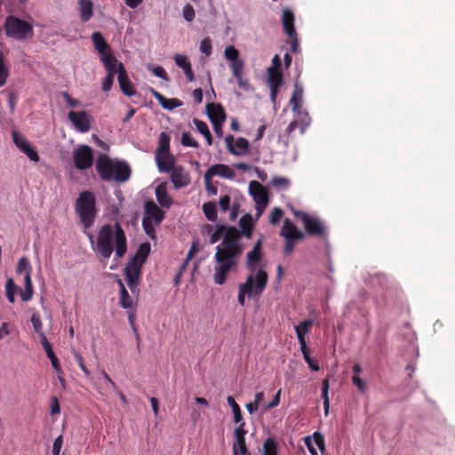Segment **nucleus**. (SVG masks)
Segmentation results:
<instances>
[{
    "mask_svg": "<svg viewBox=\"0 0 455 455\" xmlns=\"http://www.w3.org/2000/svg\"><path fill=\"white\" fill-rule=\"evenodd\" d=\"M92 248L101 262L108 259L115 251L117 259L123 258L127 251V238L119 222L115 225H102L94 237L87 234Z\"/></svg>",
    "mask_w": 455,
    "mask_h": 455,
    "instance_id": "obj_1",
    "label": "nucleus"
},
{
    "mask_svg": "<svg viewBox=\"0 0 455 455\" xmlns=\"http://www.w3.org/2000/svg\"><path fill=\"white\" fill-rule=\"evenodd\" d=\"M96 171L103 181L115 180L124 183L131 177V168L124 161H113L107 155H100L96 160Z\"/></svg>",
    "mask_w": 455,
    "mask_h": 455,
    "instance_id": "obj_2",
    "label": "nucleus"
},
{
    "mask_svg": "<svg viewBox=\"0 0 455 455\" xmlns=\"http://www.w3.org/2000/svg\"><path fill=\"white\" fill-rule=\"evenodd\" d=\"M75 211L84 229L90 228L97 217L96 196L91 191H83L75 203Z\"/></svg>",
    "mask_w": 455,
    "mask_h": 455,
    "instance_id": "obj_3",
    "label": "nucleus"
},
{
    "mask_svg": "<svg viewBox=\"0 0 455 455\" xmlns=\"http://www.w3.org/2000/svg\"><path fill=\"white\" fill-rule=\"evenodd\" d=\"M268 282V275L263 269H259L255 275H249L245 283L239 285L237 300L241 306L245 305V296H259L264 291Z\"/></svg>",
    "mask_w": 455,
    "mask_h": 455,
    "instance_id": "obj_4",
    "label": "nucleus"
},
{
    "mask_svg": "<svg viewBox=\"0 0 455 455\" xmlns=\"http://www.w3.org/2000/svg\"><path fill=\"white\" fill-rule=\"evenodd\" d=\"M242 236L238 228L227 226L222 242L216 247V252L240 258L243 252V245L241 243Z\"/></svg>",
    "mask_w": 455,
    "mask_h": 455,
    "instance_id": "obj_5",
    "label": "nucleus"
},
{
    "mask_svg": "<svg viewBox=\"0 0 455 455\" xmlns=\"http://www.w3.org/2000/svg\"><path fill=\"white\" fill-rule=\"evenodd\" d=\"M145 216L142 220V227L148 236L155 240L156 237L155 226H158L164 219V212L152 201H147L144 205Z\"/></svg>",
    "mask_w": 455,
    "mask_h": 455,
    "instance_id": "obj_6",
    "label": "nucleus"
},
{
    "mask_svg": "<svg viewBox=\"0 0 455 455\" xmlns=\"http://www.w3.org/2000/svg\"><path fill=\"white\" fill-rule=\"evenodd\" d=\"M4 30L7 36L19 41L34 36L33 25L13 15H10L5 19Z\"/></svg>",
    "mask_w": 455,
    "mask_h": 455,
    "instance_id": "obj_7",
    "label": "nucleus"
},
{
    "mask_svg": "<svg viewBox=\"0 0 455 455\" xmlns=\"http://www.w3.org/2000/svg\"><path fill=\"white\" fill-rule=\"evenodd\" d=\"M239 259L215 252L214 260L216 264L213 275L215 283L222 285L227 282L228 274L237 267Z\"/></svg>",
    "mask_w": 455,
    "mask_h": 455,
    "instance_id": "obj_8",
    "label": "nucleus"
},
{
    "mask_svg": "<svg viewBox=\"0 0 455 455\" xmlns=\"http://www.w3.org/2000/svg\"><path fill=\"white\" fill-rule=\"evenodd\" d=\"M292 212L297 219H299L302 221L305 229L309 235L321 238H325L327 236L326 228L318 218L312 217L302 211L293 210Z\"/></svg>",
    "mask_w": 455,
    "mask_h": 455,
    "instance_id": "obj_9",
    "label": "nucleus"
},
{
    "mask_svg": "<svg viewBox=\"0 0 455 455\" xmlns=\"http://www.w3.org/2000/svg\"><path fill=\"white\" fill-rule=\"evenodd\" d=\"M281 235L285 239L284 253L286 255H290L293 251L297 241H300L305 238V234L299 230L289 219H285L283 221Z\"/></svg>",
    "mask_w": 455,
    "mask_h": 455,
    "instance_id": "obj_10",
    "label": "nucleus"
},
{
    "mask_svg": "<svg viewBox=\"0 0 455 455\" xmlns=\"http://www.w3.org/2000/svg\"><path fill=\"white\" fill-rule=\"evenodd\" d=\"M74 165L77 170L89 169L93 164V151L87 145H80L73 152Z\"/></svg>",
    "mask_w": 455,
    "mask_h": 455,
    "instance_id": "obj_11",
    "label": "nucleus"
},
{
    "mask_svg": "<svg viewBox=\"0 0 455 455\" xmlns=\"http://www.w3.org/2000/svg\"><path fill=\"white\" fill-rule=\"evenodd\" d=\"M250 194L257 204V217H259L268 204L267 189L259 181L252 180L249 184Z\"/></svg>",
    "mask_w": 455,
    "mask_h": 455,
    "instance_id": "obj_12",
    "label": "nucleus"
},
{
    "mask_svg": "<svg viewBox=\"0 0 455 455\" xmlns=\"http://www.w3.org/2000/svg\"><path fill=\"white\" fill-rule=\"evenodd\" d=\"M141 265L131 260L124 269L127 284L133 294L139 291L138 286L141 275Z\"/></svg>",
    "mask_w": 455,
    "mask_h": 455,
    "instance_id": "obj_13",
    "label": "nucleus"
},
{
    "mask_svg": "<svg viewBox=\"0 0 455 455\" xmlns=\"http://www.w3.org/2000/svg\"><path fill=\"white\" fill-rule=\"evenodd\" d=\"M68 119L74 125L76 131L80 132H87L91 129L92 116L85 111H70L68 113Z\"/></svg>",
    "mask_w": 455,
    "mask_h": 455,
    "instance_id": "obj_14",
    "label": "nucleus"
},
{
    "mask_svg": "<svg viewBox=\"0 0 455 455\" xmlns=\"http://www.w3.org/2000/svg\"><path fill=\"white\" fill-rule=\"evenodd\" d=\"M247 431L242 426H237L234 430L235 441L232 445L234 455H251L248 451L245 435Z\"/></svg>",
    "mask_w": 455,
    "mask_h": 455,
    "instance_id": "obj_15",
    "label": "nucleus"
},
{
    "mask_svg": "<svg viewBox=\"0 0 455 455\" xmlns=\"http://www.w3.org/2000/svg\"><path fill=\"white\" fill-rule=\"evenodd\" d=\"M13 142L21 152H23L31 161L38 162L39 156L37 152L31 147L27 140L18 133L17 132H12Z\"/></svg>",
    "mask_w": 455,
    "mask_h": 455,
    "instance_id": "obj_16",
    "label": "nucleus"
},
{
    "mask_svg": "<svg viewBox=\"0 0 455 455\" xmlns=\"http://www.w3.org/2000/svg\"><path fill=\"white\" fill-rule=\"evenodd\" d=\"M214 176L233 180L235 176V172L228 166L223 164H216L212 165L204 173V180H212Z\"/></svg>",
    "mask_w": 455,
    "mask_h": 455,
    "instance_id": "obj_17",
    "label": "nucleus"
},
{
    "mask_svg": "<svg viewBox=\"0 0 455 455\" xmlns=\"http://www.w3.org/2000/svg\"><path fill=\"white\" fill-rule=\"evenodd\" d=\"M262 239H259L252 250L247 253L246 267L250 271H254L262 260Z\"/></svg>",
    "mask_w": 455,
    "mask_h": 455,
    "instance_id": "obj_18",
    "label": "nucleus"
},
{
    "mask_svg": "<svg viewBox=\"0 0 455 455\" xmlns=\"http://www.w3.org/2000/svg\"><path fill=\"white\" fill-rule=\"evenodd\" d=\"M120 90L122 92L129 97L135 95L136 91L133 87V84L131 83L127 72L124 68L123 63H119L118 65V77H117Z\"/></svg>",
    "mask_w": 455,
    "mask_h": 455,
    "instance_id": "obj_19",
    "label": "nucleus"
},
{
    "mask_svg": "<svg viewBox=\"0 0 455 455\" xmlns=\"http://www.w3.org/2000/svg\"><path fill=\"white\" fill-rule=\"evenodd\" d=\"M267 84L270 87L271 100H275L278 90L283 84V73L281 70L267 71Z\"/></svg>",
    "mask_w": 455,
    "mask_h": 455,
    "instance_id": "obj_20",
    "label": "nucleus"
},
{
    "mask_svg": "<svg viewBox=\"0 0 455 455\" xmlns=\"http://www.w3.org/2000/svg\"><path fill=\"white\" fill-rule=\"evenodd\" d=\"M171 180L175 188L186 187L189 183V177L181 166H176L171 171Z\"/></svg>",
    "mask_w": 455,
    "mask_h": 455,
    "instance_id": "obj_21",
    "label": "nucleus"
},
{
    "mask_svg": "<svg viewBox=\"0 0 455 455\" xmlns=\"http://www.w3.org/2000/svg\"><path fill=\"white\" fill-rule=\"evenodd\" d=\"M150 92L152 95L155 97V99L159 102V104L167 110H172L178 107L182 106L183 102L180 100L179 99H167L164 95H162L160 92L156 91L155 89L151 88Z\"/></svg>",
    "mask_w": 455,
    "mask_h": 455,
    "instance_id": "obj_22",
    "label": "nucleus"
},
{
    "mask_svg": "<svg viewBox=\"0 0 455 455\" xmlns=\"http://www.w3.org/2000/svg\"><path fill=\"white\" fill-rule=\"evenodd\" d=\"M313 324V320L307 319L301 322L299 325L295 326V331L300 347H304L305 348L307 347L306 335L310 332Z\"/></svg>",
    "mask_w": 455,
    "mask_h": 455,
    "instance_id": "obj_23",
    "label": "nucleus"
},
{
    "mask_svg": "<svg viewBox=\"0 0 455 455\" xmlns=\"http://www.w3.org/2000/svg\"><path fill=\"white\" fill-rule=\"evenodd\" d=\"M156 197L158 202V204L164 207L169 209L172 204V199L168 195L167 192V184L165 182L160 183L156 188Z\"/></svg>",
    "mask_w": 455,
    "mask_h": 455,
    "instance_id": "obj_24",
    "label": "nucleus"
},
{
    "mask_svg": "<svg viewBox=\"0 0 455 455\" xmlns=\"http://www.w3.org/2000/svg\"><path fill=\"white\" fill-rule=\"evenodd\" d=\"M206 108L212 123H213V121H226V112L220 104L209 103L207 104Z\"/></svg>",
    "mask_w": 455,
    "mask_h": 455,
    "instance_id": "obj_25",
    "label": "nucleus"
},
{
    "mask_svg": "<svg viewBox=\"0 0 455 455\" xmlns=\"http://www.w3.org/2000/svg\"><path fill=\"white\" fill-rule=\"evenodd\" d=\"M282 22L285 33L290 38H293L296 36V30L294 28V15L289 9H284L282 16Z\"/></svg>",
    "mask_w": 455,
    "mask_h": 455,
    "instance_id": "obj_26",
    "label": "nucleus"
},
{
    "mask_svg": "<svg viewBox=\"0 0 455 455\" xmlns=\"http://www.w3.org/2000/svg\"><path fill=\"white\" fill-rule=\"evenodd\" d=\"M101 60L107 71V76L115 77L116 74L118 75L119 63L112 53L108 52V54H103Z\"/></svg>",
    "mask_w": 455,
    "mask_h": 455,
    "instance_id": "obj_27",
    "label": "nucleus"
},
{
    "mask_svg": "<svg viewBox=\"0 0 455 455\" xmlns=\"http://www.w3.org/2000/svg\"><path fill=\"white\" fill-rule=\"evenodd\" d=\"M174 61L176 65L184 71V74L188 81L192 82L195 80V76L191 68V63L188 60L187 56L182 54H176L174 56Z\"/></svg>",
    "mask_w": 455,
    "mask_h": 455,
    "instance_id": "obj_28",
    "label": "nucleus"
},
{
    "mask_svg": "<svg viewBox=\"0 0 455 455\" xmlns=\"http://www.w3.org/2000/svg\"><path fill=\"white\" fill-rule=\"evenodd\" d=\"M303 92V86L298 81H296L294 84V90L290 100L292 106V110L295 112L300 111L302 107Z\"/></svg>",
    "mask_w": 455,
    "mask_h": 455,
    "instance_id": "obj_29",
    "label": "nucleus"
},
{
    "mask_svg": "<svg viewBox=\"0 0 455 455\" xmlns=\"http://www.w3.org/2000/svg\"><path fill=\"white\" fill-rule=\"evenodd\" d=\"M156 161L160 172H170L176 167L174 166V158L170 153H167V156L156 155Z\"/></svg>",
    "mask_w": 455,
    "mask_h": 455,
    "instance_id": "obj_30",
    "label": "nucleus"
},
{
    "mask_svg": "<svg viewBox=\"0 0 455 455\" xmlns=\"http://www.w3.org/2000/svg\"><path fill=\"white\" fill-rule=\"evenodd\" d=\"M240 226V234L246 237L247 239H251L252 236V230H253V220L250 213L245 214L243 216L239 221Z\"/></svg>",
    "mask_w": 455,
    "mask_h": 455,
    "instance_id": "obj_31",
    "label": "nucleus"
},
{
    "mask_svg": "<svg viewBox=\"0 0 455 455\" xmlns=\"http://www.w3.org/2000/svg\"><path fill=\"white\" fill-rule=\"evenodd\" d=\"M80 19L83 22L89 21L93 16V4L91 0H78Z\"/></svg>",
    "mask_w": 455,
    "mask_h": 455,
    "instance_id": "obj_32",
    "label": "nucleus"
},
{
    "mask_svg": "<svg viewBox=\"0 0 455 455\" xmlns=\"http://www.w3.org/2000/svg\"><path fill=\"white\" fill-rule=\"evenodd\" d=\"M41 344H42V346H43V347H44L47 356L51 360L52 368L57 372H61L60 366V363H59V360H58L56 355L54 354V352L52 350V345L50 344V342L48 341L46 337H44L43 340H41Z\"/></svg>",
    "mask_w": 455,
    "mask_h": 455,
    "instance_id": "obj_33",
    "label": "nucleus"
},
{
    "mask_svg": "<svg viewBox=\"0 0 455 455\" xmlns=\"http://www.w3.org/2000/svg\"><path fill=\"white\" fill-rule=\"evenodd\" d=\"M228 404L231 407L232 412L234 415V422L238 424V426L245 427V422L243 418L242 411L240 409L239 404L235 402L233 396H228L227 398Z\"/></svg>",
    "mask_w": 455,
    "mask_h": 455,
    "instance_id": "obj_34",
    "label": "nucleus"
},
{
    "mask_svg": "<svg viewBox=\"0 0 455 455\" xmlns=\"http://www.w3.org/2000/svg\"><path fill=\"white\" fill-rule=\"evenodd\" d=\"M150 244L148 243H143L140 245L138 248L135 255L132 259V261L143 266L145 263L147 258L148 257L150 253Z\"/></svg>",
    "mask_w": 455,
    "mask_h": 455,
    "instance_id": "obj_35",
    "label": "nucleus"
},
{
    "mask_svg": "<svg viewBox=\"0 0 455 455\" xmlns=\"http://www.w3.org/2000/svg\"><path fill=\"white\" fill-rule=\"evenodd\" d=\"M118 284L120 286V306L125 309H132L134 307L133 299L129 295L121 280H118Z\"/></svg>",
    "mask_w": 455,
    "mask_h": 455,
    "instance_id": "obj_36",
    "label": "nucleus"
},
{
    "mask_svg": "<svg viewBox=\"0 0 455 455\" xmlns=\"http://www.w3.org/2000/svg\"><path fill=\"white\" fill-rule=\"evenodd\" d=\"M92 40L93 42L95 49L101 54V56H103V54H108L107 51L109 50V45L102 36L101 33H92Z\"/></svg>",
    "mask_w": 455,
    "mask_h": 455,
    "instance_id": "obj_37",
    "label": "nucleus"
},
{
    "mask_svg": "<svg viewBox=\"0 0 455 455\" xmlns=\"http://www.w3.org/2000/svg\"><path fill=\"white\" fill-rule=\"evenodd\" d=\"M34 293L31 275L29 273L24 275V291H20V297L23 301H28L32 299Z\"/></svg>",
    "mask_w": 455,
    "mask_h": 455,
    "instance_id": "obj_38",
    "label": "nucleus"
},
{
    "mask_svg": "<svg viewBox=\"0 0 455 455\" xmlns=\"http://www.w3.org/2000/svg\"><path fill=\"white\" fill-rule=\"evenodd\" d=\"M194 124L197 131L205 138L207 144L211 146L212 144V136L210 132L207 124L196 118L194 119Z\"/></svg>",
    "mask_w": 455,
    "mask_h": 455,
    "instance_id": "obj_39",
    "label": "nucleus"
},
{
    "mask_svg": "<svg viewBox=\"0 0 455 455\" xmlns=\"http://www.w3.org/2000/svg\"><path fill=\"white\" fill-rule=\"evenodd\" d=\"M170 153V137L166 132H162L159 137V146L156 155H165Z\"/></svg>",
    "mask_w": 455,
    "mask_h": 455,
    "instance_id": "obj_40",
    "label": "nucleus"
},
{
    "mask_svg": "<svg viewBox=\"0 0 455 455\" xmlns=\"http://www.w3.org/2000/svg\"><path fill=\"white\" fill-rule=\"evenodd\" d=\"M203 212L210 221H214L217 219V207L214 202H207L203 204Z\"/></svg>",
    "mask_w": 455,
    "mask_h": 455,
    "instance_id": "obj_41",
    "label": "nucleus"
},
{
    "mask_svg": "<svg viewBox=\"0 0 455 455\" xmlns=\"http://www.w3.org/2000/svg\"><path fill=\"white\" fill-rule=\"evenodd\" d=\"M300 350L302 352L304 360L308 364V367L311 369V371H318L320 370L318 363L316 360L311 357L309 348L307 347V346L305 348L304 347H300Z\"/></svg>",
    "mask_w": 455,
    "mask_h": 455,
    "instance_id": "obj_42",
    "label": "nucleus"
},
{
    "mask_svg": "<svg viewBox=\"0 0 455 455\" xmlns=\"http://www.w3.org/2000/svg\"><path fill=\"white\" fill-rule=\"evenodd\" d=\"M262 455H277V443L274 438L268 437L264 442Z\"/></svg>",
    "mask_w": 455,
    "mask_h": 455,
    "instance_id": "obj_43",
    "label": "nucleus"
},
{
    "mask_svg": "<svg viewBox=\"0 0 455 455\" xmlns=\"http://www.w3.org/2000/svg\"><path fill=\"white\" fill-rule=\"evenodd\" d=\"M31 323L35 331L38 334L41 340H43L44 337H46L43 331V323L41 321L40 315L38 313H33L31 316Z\"/></svg>",
    "mask_w": 455,
    "mask_h": 455,
    "instance_id": "obj_44",
    "label": "nucleus"
},
{
    "mask_svg": "<svg viewBox=\"0 0 455 455\" xmlns=\"http://www.w3.org/2000/svg\"><path fill=\"white\" fill-rule=\"evenodd\" d=\"M18 287L14 283L13 280L12 278H9L5 284V292L7 299L10 303L13 304L15 302V293Z\"/></svg>",
    "mask_w": 455,
    "mask_h": 455,
    "instance_id": "obj_45",
    "label": "nucleus"
},
{
    "mask_svg": "<svg viewBox=\"0 0 455 455\" xmlns=\"http://www.w3.org/2000/svg\"><path fill=\"white\" fill-rule=\"evenodd\" d=\"M328 391H329V379H325L322 382V399L323 401V408H324L325 415L328 414L329 406H330Z\"/></svg>",
    "mask_w": 455,
    "mask_h": 455,
    "instance_id": "obj_46",
    "label": "nucleus"
},
{
    "mask_svg": "<svg viewBox=\"0 0 455 455\" xmlns=\"http://www.w3.org/2000/svg\"><path fill=\"white\" fill-rule=\"evenodd\" d=\"M227 229V225H217L216 230L211 235L210 243L214 244L220 240L223 239L225 231Z\"/></svg>",
    "mask_w": 455,
    "mask_h": 455,
    "instance_id": "obj_47",
    "label": "nucleus"
},
{
    "mask_svg": "<svg viewBox=\"0 0 455 455\" xmlns=\"http://www.w3.org/2000/svg\"><path fill=\"white\" fill-rule=\"evenodd\" d=\"M181 144L184 147H191V148H197L199 147L198 142L196 140H194V138L188 132H184L182 133Z\"/></svg>",
    "mask_w": 455,
    "mask_h": 455,
    "instance_id": "obj_48",
    "label": "nucleus"
},
{
    "mask_svg": "<svg viewBox=\"0 0 455 455\" xmlns=\"http://www.w3.org/2000/svg\"><path fill=\"white\" fill-rule=\"evenodd\" d=\"M9 76V70L6 68L2 53H0V87L5 84Z\"/></svg>",
    "mask_w": 455,
    "mask_h": 455,
    "instance_id": "obj_49",
    "label": "nucleus"
},
{
    "mask_svg": "<svg viewBox=\"0 0 455 455\" xmlns=\"http://www.w3.org/2000/svg\"><path fill=\"white\" fill-rule=\"evenodd\" d=\"M27 272L30 274L31 266H30L28 260L23 257V258H20L18 261L17 273H19V274L24 273L26 275Z\"/></svg>",
    "mask_w": 455,
    "mask_h": 455,
    "instance_id": "obj_50",
    "label": "nucleus"
},
{
    "mask_svg": "<svg viewBox=\"0 0 455 455\" xmlns=\"http://www.w3.org/2000/svg\"><path fill=\"white\" fill-rule=\"evenodd\" d=\"M225 57L227 60H230L231 62L238 60H239V52L238 50L234 46H228L225 49Z\"/></svg>",
    "mask_w": 455,
    "mask_h": 455,
    "instance_id": "obj_51",
    "label": "nucleus"
},
{
    "mask_svg": "<svg viewBox=\"0 0 455 455\" xmlns=\"http://www.w3.org/2000/svg\"><path fill=\"white\" fill-rule=\"evenodd\" d=\"M283 215V210L278 207H275L270 213L269 222L273 225L278 224L279 221L281 220Z\"/></svg>",
    "mask_w": 455,
    "mask_h": 455,
    "instance_id": "obj_52",
    "label": "nucleus"
},
{
    "mask_svg": "<svg viewBox=\"0 0 455 455\" xmlns=\"http://www.w3.org/2000/svg\"><path fill=\"white\" fill-rule=\"evenodd\" d=\"M212 40L210 37H205L201 41L200 44V51L205 54V56H210L212 54Z\"/></svg>",
    "mask_w": 455,
    "mask_h": 455,
    "instance_id": "obj_53",
    "label": "nucleus"
},
{
    "mask_svg": "<svg viewBox=\"0 0 455 455\" xmlns=\"http://www.w3.org/2000/svg\"><path fill=\"white\" fill-rule=\"evenodd\" d=\"M235 148L237 152H241V155H243L249 150V141L244 138H238L235 140Z\"/></svg>",
    "mask_w": 455,
    "mask_h": 455,
    "instance_id": "obj_54",
    "label": "nucleus"
},
{
    "mask_svg": "<svg viewBox=\"0 0 455 455\" xmlns=\"http://www.w3.org/2000/svg\"><path fill=\"white\" fill-rule=\"evenodd\" d=\"M230 68L233 73L234 77L239 76L240 75H243V61L241 60H235L231 62Z\"/></svg>",
    "mask_w": 455,
    "mask_h": 455,
    "instance_id": "obj_55",
    "label": "nucleus"
},
{
    "mask_svg": "<svg viewBox=\"0 0 455 455\" xmlns=\"http://www.w3.org/2000/svg\"><path fill=\"white\" fill-rule=\"evenodd\" d=\"M234 137L232 135H228L226 138H225V142H226V145H227V148H228V150L229 151L230 154L232 155H235V156H241V152H237L236 151V148H235L234 146Z\"/></svg>",
    "mask_w": 455,
    "mask_h": 455,
    "instance_id": "obj_56",
    "label": "nucleus"
},
{
    "mask_svg": "<svg viewBox=\"0 0 455 455\" xmlns=\"http://www.w3.org/2000/svg\"><path fill=\"white\" fill-rule=\"evenodd\" d=\"M148 68L156 76L160 77V78H162L164 80H167L168 79V75H167L165 69L163 67L158 66V67H156V68H152L151 66H149Z\"/></svg>",
    "mask_w": 455,
    "mask_h": 455,
    "instance_id": "obj_57",
    "label": "nucleus"
},
{
    "mask_svg": "<svg viewBox=\"0 0 455 455\" xmlns=\"http://www.w3.org/2000/svg\"><path fill=\"white\" fill-rule=\"evenodd\" d=\"M196 13L194 8L190 4H186L183 8V17L188 21H192L195 19Z\"/></svg>",
    "mask_w": 455,
    "mask_h": 455,
    "instance_id": "obj_58",
    "label": "nucleus"
},
{
    "mask_svg": "<svg viewBox=\"0 0 455 455\" xmlns=\"http://www.w3.org/2000/svg\"><path fill=\"white\" fill-rule=\"evenodd\" d=\"M230 202H231V198L228 195L221 196L220 198V202H219L220 210L224 212L228 211L230 208Z\"/></svg>",
    "mask_w": 455,
    "mask_h": 455,
    "instance_id": "obj_59",
    "label": "nucleus"
},
{
    "mask_svg": "<svg viewBox=\"0 0 455 455\" xmlns=\"http://www.w3.org/2000/svg\"><path fill=\"white\" fill-rule=\"evenodd\" d=\"M272 184L274 187L286 188L289 187V180L283 177H275L272 180Z\"/></svg>",
    "mask_w": 455,
    "mask_h": 455,
    "instance_id": "obj_60",
    "label": "nucleus"
},
{
    "mask_svg": "<svg viewBox=\"0 0 455 455\" xmlns=\"http://www.w3.org/2000/svg\"><path fill=\"white\" fill-rule=\"evenodd\" d=\"M74 356H75V359H76L77 364L79 365L81 370L84 372V374L87 377L90 376V371L85 366L83 356L76 351L74 352Z\"/></svg>",
    "mask_w": 455,
    "mask_h": 455,
    "instance_id": "obj_61",
    "label": "nucleus"
},
{
    "mask_svg": "<svg viewBox=\"0 0 455 455\" xmlns=\"http://www.w3.org/2000/svg\"><path fill=\"white\" fill-rule=\"evenodd\" d=\"M352 382L362 393L365 392L366 384L359 376L354 375L352 377Z\"/></svg>",
    "mask_w": 455,
    "mask_h": 455,
    "instance_id": "obj_62",
    "label": "nucleus"
},
{
    "mask_svg": "<svg viewBox=\"0 0 455 455\" xmlns=\"http://www.w3.org/2000/svg\"><path fill=\"white\" fill-rule=\"evenodd\" d=\"M62 444H63V437H62V435H60L53 442L52 455H60Z\"/></svg>",
    "mask_w": 455,
    "mask_h": 455,
    "instance_id": "obj_63",
    "label": "nucleus"
},
{
    "mask_svg": "<svg viewBox=\"0 0 455 455\" xmlns=\"http://www.w3.org/2000/svg\"><path fill=\"white\" fill-rule=\"evenodd\" d=\"M238 85L240 88H242L243 91H249L251 88V84L247 79H244L243 77V75H240L239 76H235Z\"/></svg>",
    "mask_w": 455,
    "mask_h": 455,
    "instance_id": "obj_64",
    "label": "nucleus"
}]
</instances>
